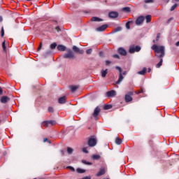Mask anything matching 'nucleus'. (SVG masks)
Here are the masks:
<instances>
[{"instance_id":"obj_36","label":"nucleus","mask_w":179,"mask_h":179,"mask_svg":"<svg viewBox=\"0 0 179 179\" xmlns=\"http://www.w3.org/2000/svg\"><path fill=\"white\" fill-rule=\"evenodd\" d=\"M177 6H178V4L177 3H175L173 6H172L171 8V12H173V10H174Z\"/></svg>"},{"instance_id":"obj_38","label":"nucleus","mask_w":179,"mask_h":179,"mask_svg":"<svg viewBox=\"0 0 179 179\" xmlns=\"http://www.w3.org/2000/svg\"><path fill=\"white\" fill-rule=\"evenodd\" d=\"M145 3H153L155 2V0H145Z\"/></svg>"},{"instance_id":"obj_22","label":"nucleus","mask_w":179,"mask_h":179,"mask_svg":"<svg viewBox=\"0 0 179 179\" xmlns=\"http://www.w3.org/2000/svg\"><path fill=\"white\" fill-rule=\"evenodd\" d=\"M146 23H150L152 20V15H147L145 17Z\"/></svg>"},{"instance_id":"obj_1","label":"nucleus","mask_w":179,"mask_h":179,"mask_svg":"<svg viewBox=\"0 0 179 179\" xmlns=\"http://www.w3.org/2000/svg\"><path fill=\"white\" fill-rule=\"evenodd\" d=\"M152 50L155 52V57L157 58H163L166 55L165 48L163 45L159 46L156 44L152 46Z\"/></svg>"},{"instance_id":"obj_61","label":"nucleus","mask_w":179,"mask_h":179,"mask_svg":"<svg viewBox=\"0 0 179 179\" xmlns=\"http://www.w3.org/2000/svg\"><path fill=\"white\" fill-rule=\"evenodd\" d=\"M176 2H178L179 1V0H175Z\"/></svg>"},{"instance_id":"obj_27","label":"nucleus","mask_w":179,"mask_h":179,"mask_svg":"<svg viewBox=\"0 0 179 179\" xmlns=\"http://www.w3.org/2000/svg\"><path fill=\"white\" fill-rule=\"evenodd\" d=\"M115 143L116 145H121L122 143V141L117 137L115 138Z\"/></svg>"},{"instance_id":"obj_51","label":"nucleus","mask_w":179,"mask_h":179,"mask_svg":"<svg viewBox=\"0 0 179 179\" xmlns=\"http://www.w3.org/2000/svg\"><path fill=\"white\" fill-rule=\"evenodd\" d=\"M56 30H57V31H61V29L59 28V27H56Z\"/></svg>"},{"instance_id":"obj_58","label":"nucleus","mask_w":179,"mask_h":179,"mask_svg":"<svg viewBox=\"0 0 179 179\" xmlns=\"http://www.w3.org/2000/svg\"><path fill=\"white\" fill-rule=\"evenodd\" d=\"M127 74V71H124L122 75H126Z\"/></svg>"},{"instance_id":"obj_13","label":"nucleus","mask_w":179,"mask_h":179,"mask_svg":"<svg viewBox=\"0 0 179 179\" xmlns=\"http://www.w3.org/2000/svg\"><path fill=\"white\" fill-rule=\"evenodd\" d=\"M73 51H74V52H78V54H83L84 52L83 50L79 49L76 45L73 46Z\"/></svg>"},{"instance_id":"obj_12","label":"nucleus","mask_w":179,"mask_h":179,"mask_svg":"<svg viewBox=\"0 0 179 179\" xmlns=\"http://www.w3.org/2000/svg\"><path fill=\"white\" fill-rule=\"evenodd\" d=\"M107 27H108V24H103L98 28L96 29V31H104V30H106V29H107Z\"/></svg>"},{"instance_id":"obj_37","label":"nucleus","mask_w":179,"mask_h":179,"mask_svg":"<svg viewBox=\"0 0 179 179\" xmlns=\"http://www.w3.org/2000/svg\"><path fill=\"white\" fill-rule=\"evenodd\" d=\"M115 69H117L119 71V75L120 73H122V69H121V67L120 66H115Z\"/></svg>"},{"instance_id":"obj_59","label":"nucleus","mask_w":179,"mask_h":179,"mask_svg":"<svg viewBox=\"0 0 179 179\" xmlns=\"http://www.w3.org/2000/svg\"><path fill=\"white\" fill-rule=\"evenodd\" d=\"M150 71H152L150 69H148V72H150Z\"/></svg>"},{"instance_id":"obj_21","label":"nucleus","mask_w":179,"mask_h":179,"mask_svg":"<svg viewBox=\"0 0 179 179\" xmlns=\"http://www.w3.org/2000/svg\"><path fill=\"white\" fill-rule=\"evenodd\" d=\"M77 173H78L79 174H83V173H86V170L85 169H82L80 168H78L76 169Z\"/></svg>"},{"instance_id":"obj_18","label":"nucleus","mask_w":179,"mask_h":179,"mask_svg":"<svg viewBox=\"0 0 179 179\" xmlns=\"http://www.w3.org/2000/svg\"><path fill=\"white\" fill-rule=\"evenodd\" d=\"M91 22H103V19L99 18V17H92Z\"/></svg>"},{"instance_id":"obj_46","label":"nucleus","mask_w":179,"mask_h":179,"mask_svg":"<svg viewBox=\"0 0 179 179\" xmlns=\"http://www.w3.org/2000/svg\"><path fill=\"white\" fill-rule=\"evenodd\" d=\"M5 36V31L3 30V28L1 29V37H3Z\"/></svg>"},{"instance_id":"obj_7","label":"nucleus","mask_w":179,"mask_h":179,"mask_svg":"<svg viewBox=\"0 0 179 179\" xmlns=\"http://www.w3.org/2000/svg\"><path fill=\"white\" fill-rule=\"evenodd\" d=\"M145 17L143 16H140L136 19V24H137V26H139L140 24H142L143 23Z\"/></svg>"},{"instance_id":"obj_10","label":"nucleus","mask_w":179,"mask_h":179,"mask_svg":"<svg viewBox=\"0 0 179 179\" xmlns=\"http://www.w3.org/2000/svg\"><path fill=\"white\" fill-rule=\"evenodd\" d=\"M116 95L117 92L115 90H111L106 92V96L108 97H114Z\"/></svg>"},{"instance_id":"obj_16","label":"nucleus","mask_w":179,"mask_h":179,"mask_svg":"<svg viewBox=\"0 0 179 179\" xmlns=\"http://www.w3.org/2000/svg\"><path fill=\"white\" fill-rule=\"evenodd\" d=\"M57 50L59 51H65L66 50V46L64 45H57Z\"/></svg>"},{"instance_id":"obj_6","label":"nucleus","mask_w":179,"mask_h":179,"mask_svg":"<svg viewBox=\"0 0 179 179\" xmlns=\"http://www.w3.org/2000/svg\"><path fill=\"white\" fill-rule=\"evenodd\" d=\"M10 98H9L7 96H3L0 99V101L1 103H2V104H6V103H8V101H10Z\"/></svg>"},{"instance_id":"obj_48","label":"nucleus","mask_w":179,"mask_h":179,"mask_svg":"<svg viewBox=\"0 0 179 179\" xmlns=\"http://www.w3.org/2000/svg\"><path fill=\"white\" fill-rule=\"evenodd\" d=\"M113 58H117V59H120V55H113Z\"/></svg>"},{"instance_id":"obj_47","label":"nucleus","mask_w":179,"mask_h":179,"mask_svg":"<svg viewBox=\"0 0 179 179\" xmlns=\"http://www.w3.org/2000/svg\"><path fill=\"white\" fill-rule=\"evenodd\" d=\"M42 48H43V43H41L39 45V47L38 48V51H40V50H41Z\"/></svg>"},{"instance_id":"obj_3","label":"nucleus","mask_w":179,"mask_h":179,"mask_svg":"<svg viewBox=\"0 0 179 179\" xmlns=\"http://www.w3.org/2000/svg\"><path fill=\"white\" fill-rule=\"evenodd\" d=\"M141 51V46L139 45H131L129 48V52L134 54V52H139Z\"/></svg>"},{"instance_id":"obj_9","label":"nucleus","mask_w":179,"mask_h":179,"mask_svg":"<svg viewBox=\"0 0 179 179\" xmlns=\"http://www.w3.org/2000/svg\"><path fill=\"white\" fill-rule=\"evenodd\" d=\"M118 16V13L115 11H112L108 13V17L111 19H115Z\"/></svg>"},{"instance_id":"obj_4","label":"nucleus","mask_w":179,"mask_h":179,"mask_svg":"<svg viewBox=\"0 0 179 179\" xmlns=\"http://www.w3.org/2000/svg\"><path fill=\"white\" fill-rule=\"evenodd\" d=\"M75 55H73V52L71 51V49H67V54L63 55V58L72 59L74 58Z\"/></svg>"},{"instance_id":"obj_20","label":"nucleus","mask_w":179,"mask_h":179,"mask_svg":"<svg viewBox=\"0 0 179 179\" xmlns=\"http://www.w3.org/2000/svg\"><path fill=\"white\" fill-rule=\"evenodd\" d=\"M100 155H93L92 156V159H93V160H100Z\"/></svg>"},{"instance_id":"obj_26","label":"nucleus","mask_w":179,"mask_h":179,"mask_svg":"<svg viewBox=\"0 0 179 179\" xmlns=\"http://www.w3.org/2000/svg\"><path fill=\"white\" fill-rule=\"evenodd\" d=\"M121 30H122V27H118L115 28V29H113L112 32L117 33V31H121Z\"/></svg>"},{"instance_id":"obj_44","label":"nucleus","mask_w":179,"mask_h":179,"mask_svg":"<svg viewBox=\"0 0 179 179\" xmlns=\"http://www.w3.org/2000/svg\"><path fill=\"white\" fill-rule=\"evenodd\" d=\"M105 64H106V65L107 66H108V65H110V64H111V62H110V60H106V61L105 62Z\"/></svg>"},{"instance_id":"obj_33","label":"nucleus","mask_w":179,"mask_h":179,"mask_svg":"<svg viewBox=\"0 0 179 179\" xmlns=\"http://www.w3.org/2000/svg\"><path fill=\"white\" fill-rule=\"evenodd\" d=\"M49 122V125H50L51 127H52V125H55V124H57V122L55 120H50Z\"/></svg>"},{"instance_id":"obj_31","label":"nucleus","mask_w":179,"mask_h":179,"mask_svg":"<svg viewBox=\"0 0 179 179\" xmlns=\"http://www.w3.org/2000/svg\"><path fill=\"white\" fill-rule=\"evenodd\" d=\"M122 10L124 12L128 13V12H131V8L129 7H124L122 8Z\"/></svg>"},{"instance_id":"obj_34","label":"nucleus","mask_w":179,"mask_h":179,"mask_svg":"<svg viewBox=\"0 0 179 179\" xmlns=\"http://www.w3.org/2000/svg\"><path fill=\"white\" fill-rule=\"evenodd\" d=\"M56 47H57V43H53L50 45L51 50H55Z\"/></svg>"},{"instance_id":"obj_39","label":"nucleus","mask_w":179,"mask_h":179,"mask_svg":"<svg viewBox=\"0 0 179 179\" xmlns=\"http://www.w3.org/2000/svg\"><path fill=\"white\" fill-rule=\"evenodd\" d=\"M2 48L3 51H6V45H5V41L2 43Z\"/></svg>"},{"instance_id":"obj_57","label":"nucleus","mask_w":179,"mask_h":179,"mask_svg":"<svg viewBox=\"0 0 179 179\" xmlns=\"http://www.w3.org/2000/svg\"><path fill=\"white\" fill-rule=\"evenodd\" d=\"M171 20H173V18L169 19V20H168V23H170V21H171Z\"/></svg>"},{"instance_id":"obj_17","label":"nucleus","mask_w":179,"mask_h":179,"mask_svg":"<svg viewBox=\"0 0 179 179\" xmlns=\"http://www.w3.org/2000/svg\"><path fill=\"white\" fill-rule=\"evenodd\" d=\"M70 89H71L72 93H75V92H76L77 89H79V86H78V85H71Z\"/></svg>"},{"instance_id":"obj_14","label":"nucleus","mask_w":179,"mask_h":179,"mask_svg":"<svg viewBox=\"0 0 179 179\" xmlns=\"http://www.w3.org/2000/svg\"><path fill=\"white\" fill-rule=\"evenodd\" d=\"M118 52L120 54V55H123V57H125V55H127V50H125V49L122 48L118 49Z\"/></svg>"},{"instance_id":"obj_50","label":"nucleus","mask_w":179,"mask_h":179,"mask_svg":"<svg viewBox=\"0 0 179 179\" xmlns=\"http://www.w3.org/2000/svg\"><path fill=\"white\" fill-rule=\"evenodd\" d=\"M83 152H84V153H88L89 152L87 151V149L86 148H83Z\"/></svg>"},{"instance_id":"obj_49","label":"nucleus","mask_w":179,"mask_h":179,"mask_svg":"<svg viewBox=\"0 0 179 179\" xmlns=\"http://www.w3.org/2000/svg\"><path fill=\"white\" fill-rule=\"evenodd\" d=\"M67 169H69L71 171H75V168L72 166H68Z\"/></svg>"},{"instance_id":"obj_45","label":"nucleus","mask_w":179,"mask_h":179,"mask_svg":"<svg viewBox=\"0 0 179 179\" xmlns=\"http://www.w3.org/2000/svg\"><path fill=\"white\" fill-rule=\"evenodd\" d=\"M160 36H161L160 33L157 34V38H156V41H159V38H160Z\"/></svg>"},{"instance_id":"obj_29","label":"nucleus","mask_w":179,"mask_h":179,"mask_svg":"<svg viewBox=\"0 0 179 179\" xmlns=\"http://www.w3.org/2000/svg\"><path fill=\"white\" fill-rule=\"evenodd\" d=\"M110 108H113L112 105H105V106H103V109L104 110H110Z\"/></svg>"},{"instance_id":"obj_28","label":"nucleus","mask_w":179,"mask_h":179,"mask_svg":"<svg viewBox=\"0 0 179 179\" xmlns=\"http://www.w3.org/2000/svg\"><path fill=\"white\" fill-rule=\"evenodd\" d=\"M163 65V58H160L159 62L156 65V68H160Z\"/></svg>"},{"instance_id":"obj_43","label":"nucleus","mask_w":179,"mask_h":179,"mask_svg":"<svg viewBox=\"0 0 179 179\" xmlns=\"http://www.w3.org/2000/svg\"><path fill=\"white\" fill-rule=\"evenodd\" d=\"M43 142H44V143L48 142V143H51V141H50V140H48V138H45L43 139Z\"/></svg>"},{"instance_id":"obj_55","label":"nucleus","mask_w":179,"mask_h":179,"mask_svg":"<svg viewBox=\"0 0 179 179\" xmlns=\"http://www.w3.org/2000/svg\"><path fill=\"white\" fill-rule=\"evenodd\" d=\"M61 153H62V156H64V150H62Z\"/></svg>"},{"instance_id":"obj_5","label":"nucleus","mask_w":179,"mask_h":179,"mask_svg":"<svg viewBox=\"0 0 179 179\" xmlns=\"http://www.w3.org/2000/svg\"><path fill=\"white\" fill-rule=\"evenodd\" d=\"M132 94H134V93L132 92H129L127 94L124 96V101L126 103H129V101H132Z\"/></svg>"},{"instance_id":"obj_40","label":"nucleus","mask_w":179,"mask_h":179,"mask_svg":"<svg viewBox=\"0 0 179 179\" xmlns=\"http://www.w3.org/2000/svg\"><path fill=\"white\" fill-rule=\"evenodd\" d=\"M92 51H93V50L92 48H90V49H88L86 50V53L88 55H90V54H92Z\"/></svg>"},{"instance_id":"obj_42","label":"nucleus","mask_w":179,"mask_h":179,"mask_svg":"<svg viewBox=\"0 0 179 179\" xmlns=\"http://www.w3.org/2000/svg\"><path fill=\"white\" fill-rule=\"evenodd\" d=\"M51 52H52L51 50L46 51V52H45V56L50 55V54H51Z\"/></svg>"},{"instance_id":"obj_35","label":"nucleus","mask_w":179,"mask_h":179,"mask_svg":"<svg viewBox=\"0 0 179 179\" xmlns=\"http://www.w3.org/2000/svg\"><path fill=\"white\" fill-rule=\"evenodd\" d=\"M67 152H68L69 155H72V153L73 152V149L69 147V148H67Z\"/></svg>"},{"instance_id":"obj_60","label":"nucleus","mask_w":179,"mask_h":179,"mask_svg":"<svg viewBox=\"0 0 179 179\" xmlns=\"http://www.w3.org/2000/svg\"><path fill=\"white\" fill-rule=\"evenodd\" d=\"M156 41H155V40H153V43H156Z\"/></svg>"},{"instance_id":"obj_24","label":"nucleus","mask_w":179,"mask_h":179,"mask_svg":"<svg viewBox=\"0 0 179 179\" xmlns=\"http://www.w3.org/2000/svg\"><path fill=\"white\" fill-rule=\"evenodd\" d=\"M146 73V67H144L142 71L138 72V75H145Z\"/></svg>"},{"instance_id":"obj_15","label":"nucleus","mask_w":179,"mask_h":179,"mask_svg":"<svg viewBox=\"0 0 179 179\" xmlns=\"http://www.w3.org/2000/svg\"><path fill=\"white\" fill-rule=\"evenodd\" d=\"M103 174H106V170H104V169H101L96 173V177H100V176H103Z\"/></svg>"},{"instance_id":"obj_62","label":"nucleus","mask_w":179,"mask_h":179,"mask_svg":"<svg viewBox=\"0 0 179 179\" xmlns=\"http://www.w3.org/2000/svg\"><path fill=\"white\" fill-rule=\"evenodd\" d=\"M27 1H31V0H27Z\"/></svg>"},{"instance_id":"obj_25","label":"nucleus","mask_w":179,"mask_h":179,"mask_svg":"<svg viewBox=\"0 0 179 179\" xmlns=\"http://www.w3.org/2000/svg\"><path fill=\"white\" fill-rule=\"evenodd\" d=\"M101 73L102 78H106V76H107V69L101 70Z\"/></svg>"},{"instance_id":"obj_11","label":"nucleus","mask_w":179,"mask_h":179,"mask_svg":"<svg viewBox=\"0 0 179 179\" xmlns=\"http://www.w3.org/2000/svg\"><path fill=\"white\" fill-rule=\"evenodd\" d=\"M66 103V96H61L58 99V103L59 104H65Z\"/></svg>"},{"instance_id":"obj_23","label":"nucleus","mask_w":179,"mask_h":179,"mask_svg":"<svg viewBox=\"0 0 179 179\" xmlns=\"http://www.w3.org/2000/svg\"><path fill=\"white\" fill-rule=\"evenodd\" d=\"M134 23V21H128L126 23V29H127V30H129V29H131V27L129 26V24Z\"/></svg>"},{"instance_id":"obj_41","label":"nucleus","mask_w":179,"mask_h":179,"mask_svg":"<svg viewBox=\"0 0 179 179\" xmlns=\"http://www.w3.org/2000/svg\"><path fill=\"white\" fill-rule=\"evenodd\" d=\"M48 112H49V113H54V108L50 106V107L48 108Z\"/></svg>"},{"instance_id":"obj_8","label":"nucleus","mask_w":179,"mask_h":179,"mask_svg":"<svg viewBox=\"0 0 179 179\" xmlns=\"http://www.w3.org/2000/svg\"><path fill=\"white\" fill-rule=\"evenodd\" d=\"M99 114H100V108H99V106H97L96 108H95L94 113L92 114V115L95 118V120H97V115H99Z\"/></svg>"},{"instance_id":"obj_52","label":"nucleus","mask_w":179,"mask_h":179,"mask_svg":"<svg viewBox=\"0 0 179 179\" xmlns=\"http://www.w3.org/2000/svg\"><path fill=\"white\" fill-rule=\"evenodd\" d=\"M164 2H165L166 3H169V2H170V0H163Z\"/></svg>"},{"instance_id":"obj_19","label":"nucleus","mask_w":179,"mask_h":179,"mask_svg":"<svg viewBox=\"0 0 179 179\" xmlns=\"http://www.w3.org/2000/svg\"><path fill=\"white\" fill-rule=\"evenodd\" d=\"M122 80H124V76H122V73H120L119 74V79L116 82V85H120Z\"/></svg>"},{"instance_id":"obj_53","label":"nucleus","mask_w":179,"mask_h":179,"mask_svg":"<svg viewBox=\"0 0 179 179\" xmlns=\"http://www.w3.org/2000/svg\"><path fill=\"white\" fill-rule=\"evenodd\" d=\"M3 91H2V88L0 87V96L2 94Z\"/></svg>"},{"instance_id":"obj_2","label":"nucleus","mask_w":179,"mask_h":179,"mask_svg":"<svg viewBox=\"0 0 179 179\" xmlns=\"http://www.w3.org/2000/svg\"><path fill=\"white\" fill-rule=\"evenodd\" d=\"M95 145H97V139L94 136H92L88 140V146L93 148Z\"/></svg>"},{"instance_id":"obj_56","label":"nucleus","mask_w":179,"mask_h":179,"mask_svg":"<svg viewBox=\"0 0 179 179\" xmlns=\"http://www.w3.org/2000/svg\"><path fill=\"white\" fill-rule=\"evenodd\" d=\"M2 20H3L2 16H0V22H2Z\"/></svg>"},{"instance_id":"obj_54","label":"nucleus","mask_w":179,"mask_h":179,"mask_svg":"<svg viewBox=\"0 0 179 179\" xmlns=\"http://www.w3.org/2000/svg\"><path fill=\"white\" fill-rule=\"evenodd\" d=\"M84 13H90V11L85 10V11H84Z\"/></svg>"},{"instance_id":"obj_32","label":"nucleus","mask_w":179,"mask_h":179,"mask_svg":"<svg viewBox=\"0 0 179 179\" xmlns=\"http://www.w3.org/2000/svg\"><path fill=\"white\" fill-rule=\"evenodd\" d=\"M82 163H83V164H87V166H92V164H93L92 162H87L86 160H82Z\"/></svg>"},{"instance_id":"obj_30","label":"nucleus","mask_w":179,"mask_h":179,"mask_svg":"<svg viewBox=\"0 0 179 179\" xmlns=\"http://www.w3.org/2000/svg\"><path fill=\"white\" fill-rule=\"evenodd\" d=\"M42 125L45 127H50V122L48 121H44L42 122Z\"/></svg>"}]
</instances>
